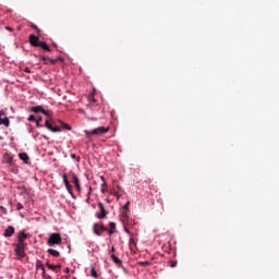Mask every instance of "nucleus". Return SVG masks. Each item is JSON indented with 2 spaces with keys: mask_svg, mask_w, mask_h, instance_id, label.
I'll list each match as a JSON object with an SVG mask.
<instances>
[{
  "mask_svg": "<svg viewBox=\"0 0 279 279\" xmlns=\"http://www.w3.org/2000/svg\"><path fill=\"white\" fill-rule=\"evenodd\" d=\"M27 236H29V234L25 233L24 230L20 231L16 235V243L13 244L14 252L19 260L25 258V247H27V243L25 241H27Z\"/></svg>",
  "mask_w": 279,
  "mask_h": 279,
  "instance_id": "obj_1",
  "label": "nucleus"
},
{
  "mask_svg": "<svg viewBox=\"0 0 279 279\" xmlns=\"http://www.w3.org/2000/svg\"><path fill=\"white\" fill-rule=\"evenodd\" d=\"M28 40L32 47H40V49H44V51L51 52V48H49V45H47V43L45 41H41L38 36L29 35Z\"/></svg>",
  "mask_w": 279,
  "mask_h": 279,
  "instance_id": "obj_2",
  "label": "nucleus"
},
{
  "mask_svg": "<svg viewBox=\"0 0 279 279\" xmlns=\"http://www.w3.org/2000/svg\"><path fill=\"white\" fill-rule=\"evenodd\" d=\"M110 131V128L98 126L92 131L85 130L84 133L86 136H102V134H107Z\"/></svg>",
  "mask_w": 279,
  "mask_h": 279,
  "instance_id": "obj_3",
  "label": "nucleus"
},
{
  "mask_svg": "<svg viewBox=\"0 0 279 279\" xmlns=\"http://www.w3.org/2000/svg\"><path fill=\"white\" fill-rule=\"evenodd\" d=\"M61 244H62V235H60V233H52L47 241V245H49V247H53L56 245H61Z\"/></svg>",
  "mask_w": 279,
  "mask_h": 279,
  "instance_id": "obj_4",
  "label": "nucleus"
},
{
  "mask_svg": "<svg viewBox=\"0 0 279 279\" xmlns=\"http://www.w3.org/2000/svg\"><path fill=\"white\" fill-rule=\"evenodd\" d=\"M45 128L49 130L50 132H62V129L60 126L56 125V122L47 120L45 122Z\"/></svg>",
  "mask_w": 279,
  "mask_h": 279,
  "instance_id": "obj_5",
  "label": "nucleus"
},
{
  "mask_svg": "<svg viewBox=\"0 0 279 279\" xmlns=\"http://www.w3.org/2000/svg\"><path fill=\"white\" fill-rule=\"evenodd\" d=\"M0 125L4 128H10V118L5 116V110H0Z\"/></svg>",
  "mask_w": 279,
  "mask_h": 279,
  "instance_id": "obj_6",
  "label": "nucleus"
},
{
  "mask_svg": "<svg viewBox=\"0 0 279 279\" xmlns=\"http://www.w3.org/2000/svg\"><path fill=\"white\" fill-rule=\"evenodd\" d=\"M99 213L96 214L97 219H106L108 216V210H106V206H104V203H98Z\"/></svg>",
  "mask_w": 279,
  "mask_h": 279,
  "instance_id": "obj_7",
  "label": "nucleus"
},
{
  "mask_svg": "<svg viewBox=\"0 0 279 279\" xmlns=\"http://www.w3.org/2000/svg\"><path fill=\"white\" fill-rule=\"evenodd\" d=\"M101 232H108V228L104 225L94 223V234H96V236H101Z\"/></svg>",
  "mask_w": 279,
  "mask_h": 279,
  "instance_id": "obj_8",
  "label": "nucleus"
},
{
  "mask_svg": "<svg viewBox=\"0 0 279 279\" xmlns=\"http://www.w3.org/2000/svg\"><path fill=\"white\" fill-rule=\"evenodd\" d=\"M62 178L68 192L70 193V195H73V190L71 183H69V178L66 177V174H63Z\"/></svg>",
  "mask_w": 279,
  "mask_h": 279,
  "instance_id": "obj_9",
  "label": "nucleus"
},
{
  "mask_svg": "<svg viewBox=\"0 0 279 279\" xmlns=\"http://www.w3.org/2000/svg\"><path fill=\"white\" fill-rule=\"evenodd\" d=\"M15 232L14 227L9 226L7 227V229L4 230L3 236H5L7 239H10V236H12Z\"/></svg>",
  "mask_w": 279,
  "mask_h": 279,
  "instance_id": "obj_10",
  "label": "nucleus"
},
{
  "mask_svg": "<svg viewBox=\"0 0 279 279\" xmlns=\"http://www.w3.org/2000/svg\"><path fill=\"white\" fill-rule=\"evenodd\" d=\"M72 184H74L76 191H82V187L80 186V179L75 174H72Z\"/></svg>",
  "mask_w": 279,
  "mask_h": 279,
  "instance_id": "obj_11",
  "label": "nucleus"
},
{
  "mask_svg": "<svg viewBox=\"0 0 279 279\" xmlns=\"http://www.w3.org/2000/svg\"><path fill=\"white\" fill-rule=\"evenodd\" d=\"M40 60L44 62V64H56V59H51L49 57H40Z\"/></svg>",
  "mask_w": 279,
  "mask_h": 279,
  "instance_id": "obj_12",
  "label": "nucleus"
},
{
  "mask_svg": "<svg viewBox=\"0 0 279 279\" xmlns=\"http://www.w3.org/2000/svg\"><path fill=\"white\" fill-rule=\"evenodd\" d=\"M19 158L25 162V165H29V155L27 153H20Z\"/></svg>",
  "mask_w": 279,
  "mask_h": 279,
  "instance_id": "obj_13",
  "label": "nucleus"
},
{
  "mask_svg": "<svg viewBox=\"0 0 279 279\" xmlns=\"http://www.w3.org/2000/svg\"><path fill=\"white\" fill-rule=\"evenodd\" d=\"M46 267L51 269V271H58V269H62L61 265H52V264H49V263H46Z\"/></svg>",
  "mask_w": 279,
  "mask_h": 279,
  "instance_id": "obj_14",
  "label": "nucleus"
},
{
  "mask_svg": "<svg viewBox=\"0 0 279 279\" xmlns=\"http://www.w3.org/2000/svg\"><path fill=\"white\" fill-rule=\"evenodd\" d=\"M47 252L50 254V256H53V258H60V252H58L57 250L48 248Z\"/></svg>",
  "mask_w": 279,
  "mask_h": 279,
  "instance_id": "obj_15",
  "label": "nucleus"
},
{
  "mask_svg": "<svg viewBox=\"0 0 279 279\" xmlns=\"http://www.w3.org/2000/svg\"><path fill=\"white\" fill-rule=\"evenodd\" d=\"M101 180H102L101 192L106 193L108 191V184L106 183V179H104V177H101Z\"/></svg>",
  "mask_w": 279,
  "mask_h": 279,
  "instance_id": "obj_16",
  "label": "nucleus"
},
{
  "mask_svg": "<svg viewBox=\"0 0 279 279\" xmlns=\"http://www.w3.org/2000/svg\"><path fill=\"white\" fill-rule=\"evenodd\" d=\"M36 269H41V271H45V265H43L40 259L36 260Z\"/></svg>",
  "mask_w": 279,
  "mask_h": 279,
  "instance_id": "obj_17",
  "label": "nucleus"
},
{
  "mask_svg": "<svg viewBox=\"0 0 279 279\" xmlns=\"http://www.w3.org/2000/svg\"><path fill=\"white\" fill-rule=\"evenodd\" d=\"M90 276L92 278H99L97 270H95V266H90Z\"/></svg>",
  "mask_w": 279,
  "mask_h": 279,
  "instance_id": "obj_18",
  "label": "nucleus"
},
{
  "mask_svg": "<svg viewBox=\"0 0 279 279\" xmlns=\"http://www.w3.org/2000/svg\"><path fill=\"white\" fill-rule=\"evenodd\" d=\"M111 259L113 260V263L116 265H121V263H123L121 259H119V257H117V255L112 254L111 255Z\"/></svg>",
  "mask_w": 279,
  "mask_h": 279,
  "instance_id": "obj_19",
  "label": "nucleus"
},
{
  "mask_svg": "<svg viewBox=\"0 0 279 279\" xmlns=\"http://www.w3.org/2000/svg\"><path fill=\"white\" fill-rule=\"evenodd\" d=\"M13 158L11 157L10 154H4V161L8 162L9 165H12Z\"/></svg>",
  "mask_w": 279,
  "mask_h": 279,
  "instance_id": "obj_20",
  "label": "nucleus"
},
{
  "mask_svg": "<svg viewBox=\"0 0 279 279\" xmlns=\"http://www.w3.org/2000/svg\"><path fill=\"white\" fill-rule=\"evenodd\" d=\"M45 108L40 106L32 107V112H43Z\"/></svg>",
  "mask_w": 279,
  "mask_h": 279,
  "instance_id": "obj_21",
  "label": "nucleus"
},
{
  "mask_svg": "<svg viewBox=\"0 0 279 279\" xmlns=\"http://www.w3.org/2000/svg\"><path fill=\"white\" fill-rule=\"evenodd\" d=\"M150 265H151V263H149V262H140L138 263L140 267H149Z\"/></svg>",
  "mask_w": 279,
  "mask_h": 279,
  "instance_id": "obj_22",
  "label": "nucleus"
},
{
  "mask_svg": "<svg viewBox=\"0 0 279 279\" xmlns=\"http://www.w3.org/2000/svg\"><path fill=\"white\" fill-rule=\"evenodd\" d=\"M60 125L64 128V130H71V125L63 123L62 121H59Z\"/></svg>",
  "mask_w": 279,
  "mask_h": 279,
  "instance_id": "obj_23",
  "label": "nucleus"
},
{
  "mask_svg": "<svg viewBox=\"0 0 279 279\" xmlns=\"http://www.w3.org/2000/svg\"><path fill=\"white\" fill-rule=\"evenodd\" d=\"M169 265H170V267H178V262H175V260H173V259H171L170 262H169Z\"/></svg>",
  "mask_w": 279,
  "mask_h": 279,
  "instance_id": "obj_24",
  "label": "nucleus"
},
{
  "mask_svg": "<svg viewBox=\"0 0 279 279\" xmlns=\"http://www.w3.org/2000/svg\"><path fill=\"white\" fill-rule=\"evenodd\" d=\"M41 113L45 114L46 117H51V111L49 110L43 109Z\"/></svg>",
  "mask_w": 279,
  "mask_h": 279,
  "instance_id": "obj_25",
  "label": "nucleus"
},
{
  "mask_svg": "<svg viewBox=\"0 0 279 279\" xmlns=\"http://www.w3.org/2000/svg\"><path fill=\"white\" fill-rule=\"evenodd\" d=\"M41 276H43L44 279H51V276L47 275V272L45 270H43Z\"/></svg>",
  "mask_w": 279,
  "mask_h": 279,
  "instance_id": "obj_26",
  "label": "nucleus"
},
{
  "mask_svg": "<svg viewBox=\"0 0 279 279\" xmlns=\"http://www.w3.org/2000/svg\"><path fill=\"white\" fill-rule=\"evenodd\" d=\"M110 230H117V223L110 222L109 223Z\"/></svg>",
  "mask_w": 279,
  "mask_h": 279,
  "instance_id": "obj_27",
  "label": "nucleus"
},
{
  "mask_svg": "<svg viewBox=\"0 0 279 279\" xmlns=\"http://www.w3.org/2000/svg\"><path fill=\"white\" fill-rule=\"evenodd\" d=\"M123 208L126 210V213H130V202H128Z\"/></svg>",
  "mask_w": 279,
  "mask_h": 279,
  "instance_id": "obj_28",
  "label": "nucleus"
},
{
  "mask_svg": "<svg viewBox=\"0 0 279 279\" xmlns=\"http://www.w3.org/2000/svg\"><path fill=\"white\" fill-rule=\"evenodd\" d=\"M0 213H3V215L8 214V209H5V207L0 206Z\"/></svg>",
  "mask_w": 279,
  "mask_h": 279,
  "instance_id": "obj_29",
  "label": "nucleus"
},
{
  "mask_svg": "<svg viewBox=\"0 0 279 279\" xmlns=\"http://www.w3.org/2000/svg\"><path fill=\"white\" fill-rule=\"evenodd\" d=\"M107 232H108V234H109V236H112V234H114V230L113 229H107Z\"/></svg>",
  "mask_w": 279,
  "mask_h": 279,
  "instance_id": "obj_30",
  "label": "nucleus"
},
{
  "mask_svg": "<svg viewBox=\"0 0 279 279\" xmlns=\"http://www.w3.org/2000/svg\"><path fill=\"white\" fill-rule=\"evenodd\" d=\"M28 121H34V122H36V118L31 114V116L28 117Z\"/></svg>",
  "mask_w": 279,
  "mask_h": 279,
  "instance_id": "obj_31",
  "label": "nucleus"
},
{
  "mask_svg": "<svg viewBox=\"0 0 279 279\" xmlns=\"http://www.w3.org/2000/svg\"><path fill=\"white\" fill-rule=\"evenodd\" d=\"M16 208H17V210H22V208H23V204L17 203Z\"/></svg>",
  "mask_w": 279,
  "mask_h": 279,
  "instance_id": "obj_32",
  "label": "nucleus"
},
{
  "mask_svg": "<svg viewBox=\"0 0 279 279\" xmlns=\"http://www.w3.org/2000/svg\"><path fill=\"white\" fill-rule=\"evenodd\" d=\"M33 29H36V32H40V28H38V26H36L35 24H32Z\"/></svg>",
  "mask_w": 279,
  "mask_h": 279,
  "instance_id": "obj_33",
  "label": "nucleus"
},
{
  "mask_svg": "<svg viewBox=\"0 0 279 279\" xmlns=\"http://www.w3.org/2000/svg\"><path fill=\"white\" fill-rule=\"evenodd\" d=\"M24 71L25 73H32V70H29V68H25Z\"/></svg>",
  "mask_w": 279,
  "mask_h": 279,
  "instance_id": "obj_34",
  "label": "nucleus"
},
{
  "mask_svg": "<svg viewBox=\"0 0 279 279\" xmlns=\"http://www.w3.org/2000/svg\"><path fill=\"white\" fill-rule=\"evenodd\" d=\"M36 126L40 128V122L38 120H35Z\"/></svg>",
  "mask_w": 279,
  "mask_h": 279,
  "instance_id": "obj_35",
  "label": "nucleus"
},
{
  "mask_svg": "<svg viewBox=\"0 0 279 279\" xmlns=\"http://www.w3.org/2000/svg\"><path fill=\"white\" fill-rule=\"evenodd\" d=\"M65 274H71V268H65Z\"/></svg>",
  "mask_w": 279,
  "mask_h": 279,
  "instance_id": "obj_36",
  "label": "nucleus"
},
{
  "mask_svg": "<svg viewBox=\"0 0 279 279\" xmlns=\"http://www.w3.org/2000/svg\"><path fill=\"white\" fill-rule=\"evenodd\" d=\"M71 158H73L75 160V158H77V156L75 154H72Z\"/></svg>",
  "mask_w": 279,
  "mask_h": 279,
  "instance_id": "obj_37",
  "label": "nucleus"
},
{
  "mask_svg": "<svg viewBox=\"0 0 279 279\" xmlns=\"http://www.w3.org/2000/svg\"><path fill=\"white\" fill-rule=\"evenodd\" d=\"M5 29H8L9 32H12V27L7 26Z\"/></svg>",
  "mask_w": 279,
  "mask_h": 279,
  "instance_id": "obj_38",
  "label": "nucleus"
},
{
  "mask_svg": "<svg viewBox=\"0 0 279 279\" xmlns=\"http://www.w3.org/2000/svg\"><path fill=\"white\" fill-rule=\"evenodd\" d=\"M110 252H111V253H114V246L111 247V251H110Z\"/></svg>",
  "mask_w": 279,
  "mask_h": 279,
  "instance_id": "obj_39",
  "label": "nucleus"
},
{
  "mask_svg": "<svg viewBox=\"0 0 279 279\" xmlns=\"http://www.w3.org/2000/svg\"><path fill=\"white\" fill-rule=\"evenodd\" d=\"M37 121L40 123V121H43V118L37 119Z\"/></svg>",
  "mask_w": 279,
  "mask_h": 279,
  "instance_id": "obj_40",
  "label": "nucleus"
},
{
  "mask_svg": "<svg viewBox=\"0 0 279 279\" xmlns=\"http://www.w3.org/2000/svg\"><path fill=\"white\" fill-rule=\"evenodd\" d=\"M124 217H128V211L124 214Z\"/></svg>",
  "mask_w": 279,
  "mask_h": 279,
  "instance_id": "obj_41",
  "label": "nucleus"
},
{
  "mask_svg": "<svg viewBox=\"0 0 279 279\" xmlns=\"http://www.w3.org/2000/svg\"><path fill=\"white\" fill-rule=\"evenodd\" d=\"M0 141H3V137L0 136Z\"/></svg>",
  "mask_w": 279,
  "mask_h": 279,
  "instance_id": "obj_42",
  "label": "nucleus"
}]
</instances>
